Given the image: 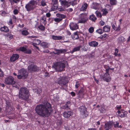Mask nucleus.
<instances>
[{
  "mask_svg": "<svg viewBox=\"0 0 130 130\" xmlns=\"http://www.w3.org/2000/svg\"><path fill=\"white\" fill-rule=\"evenodd\" d=\"M35 110L40 116L45 117H49L53 111L51 104L48 102L37 105Z\"/></svg>",
  "mask_w": 130,
  "mask_h": 130,
  "instance_id": "obj_1",
  "label": "nucleus"
},
{
  "mask_svg": "<svg viewBox=\"0 0 130 130\" xmlns=\"http://www.w3.org/2000/svg\"><path fill=\"white\" fill-rule=\"evenodd\" d=\"M67 77L66 76H60L57 79L55 83L59 85L61 87V89L63 90H66L67 88V84L68 83Z\"/></svg>",
  "mask_w": 130,
  "mask_h": 130,
  "instance_id": "obj_2",
  "label": "nucleus"
},
{
  "mask_svg": "<svg viewBox=\"0 0 130 130\" xmlns=\"http://www.w3.org/2000/svg\"><path fill=\"white\" fill-rule=\"evenodd\" d=\"M29 91L26 88L22 87L20 88L19 96L20 99L27 100L29 98Z\"/></svg>",
  "mask_w": 130,
  "mask_h": 130,
  "instance_id": "obj_3",
  "label": "nucleus"
},
{
  "mask_svg": "<svg viewBox=\"0 0 130 130\" xmlns=\"http://www.w3.org/2000/svg\"><path fill=\"white\" fill-rule=\"evenodd\" d=\"M62 61V60L61 61H59L54 63L53 66L52 67V68L55 69L56 71L57 72H61L64 70V69L65 67V64L66 61Z\"/></svg>",
  "mask_w": 130,
  "mask_h": 130,
  "instance_id": "obj_4",
  "label": "nucleus"
},
{
  "mask_svg": "<svg viewBox=\"0 0 130 130\" xmlns=\"http://www.w3.org/2000/svg\"><path fill=\"white\" fill-rule=\"evenodd\" d=\"M38 5L37 0H31L26 5L25 8L27 11L30 12L33 10Z\"/></svg>",
  "mask_w": 130,
  "mask_h": 130,
  "instance_id": "obj_5",
  "label": "nucleus"
},
{
  "mask_svg": "<svg viewBox=\"0 0 130 130\" xmlns=\"http://www.w3.org/2000/svg\"><path fill=\"white\" fill-rule=\"evenodd\" d=\"M78 110L80 113V117L82 119L86 118L89 115V112L85 106H80L78 108Z\"/></svg>",
  "mask_w": 130,
  "mask_h": 130,
  "instance_id": "obj_6",
  "label": "nucleus"
},
{
  "mask_svg": "<svg viewBox=\"0 0 130 130\" xmlns=\"http://www.w3.org/2000/svg\"><path fill=\"white\" fill-rule=\"evenodd\" d=\"M18 75H17L18 78L19 79L26 78L28 76V72L24 68H22L18 71Z\"/></svg>",
  "mask_w": 130,
  "mask_h": 130,
  "instance_id": "obj_7",
  "label": "nucleus"
},
{
  "mask_svg": "<svg viewBox=\"0 0 130 130\" xmlns=\"http://www.w3.org/2000/svg\"><path fill=\"white\" fill-rule=\"evenodd\" d=\"M88 19L86 14L82 13L80 14V20L78 21V23H85L87 22Z\"/></svg>",
  "mask_w": 130,
  "mask_h": 130,
  "instance_id": "obj_8",
  "label": "nucleus"
},
{
  "mask_svg": "<svg viewBox=\"0 0 130 130\" xmlns=\"http://www.w3.org/2000/svg\"><path fill=\"white\" fill-rule=\"evenodd\" d=\"M13 77L11 76H9L6 78L5 79V83L9 85H13L15 83Z\"/></svg>",
  "mask_w": 130,
  "mask_h": 130,
  "instance_id": "obj_9",
  "label": "nucleus"
},
{
  "mask_svg": "<svg viewBox=\"0 0 130 130\" xmlns=\"http://www.w3.org/2000/svg\"><path fill=\"white\" fill-rule=\"evenodd\" d=\"M51 9L52 11H55L56 10L58 7V0H52V2L51 3Z\"/></svg>",
  "mask_w": 130,
  "mask_h": 130,
  "instance_id": "obj_10",
  "label": "nucleus"
},
{
  "mask_svg": "<svg viewBox=\"0 0 130 130\" xmlns=\"http://www.w3.org/2000/svg\"><path fill=\"white\" fill-rule=\"evenodd\" d=\"M127 112L123 109H121L120 111H118L117 115L121 118H123L127 116Z\"/></svg>",
  "mask_w": 130,
  "mask_h": 130,
  "instance_id": "obj_11",
  "label": "nucleus"
},
{
  "mask_svg": "<svg viewBox=\"0 0 130 130\" xmlns=\"http://www.w3.org/2000/svg\"><path fill=\"white\" fill-rule=\"evenodd\" d=\"M28 70L32 72H36L39 71V67L36 66L33 64H31L28 66Z\"/></svg>",
  "mask_w": 130,
  "mask_h": 130,
  "instance_id": "obj_12",
  "label": "nucleus"
},
{
  "mask_svg": "<svg viewBox=\"0 0 130 130\" xmlns=\"http://www.w3.org/2000/svg\"><path fill=\"white\" fill-rule=\"evenodd\" d=\"M85 89L83 88L82 87L80 88L78 92L77 93L78 99H80L84 97V95L85 94Z\"/></svg>",
  "mask_w": 130,
  "mask_h": 130,
  "instance_id": "obj_13",
  "label": "nucleus"
},
{
  "mask_svg": "<svg viewBox=\"0 0 130 130\" xmlns=\"http://www.w3.org/2000/svg\"><path fill=\"white\" fill-rule=\"evenodd\" d=\"M113 123L112 121H109L105 123L104 125V129L105 130H109L113 126Z\"/></svg>",
  "mask_w": 130,
  "mask_h": 130,
  "instance_id": "obj_14",
  "label": "nucleus"
},
{
  "mask_svg": "<svg viewBox=\"0 0 130 130\" xmlns=\"http://www.w3.org/2000/svg\"><path fill=\"white\" fill-rule=\"evenodd\" d=\"M70 28L72 30H76L78 28V25L77 24L73 23H70L69 25Z\"/></svg>",
  "mask_w": 130,
  "mask_h": 130,
  "instance_id": "obj_15",
  "label": "nucleus"
},
{
  "mask_svg": "<svg viewBox=\"0 0 130 130\" xmlns=\"http://www.w3.org/2000/svg\"><path fill=\"white\" fill-rule=\"evenodd\" d=\"M103 80L107 82H109L111 81V78L109 74H104L102 76Z\"/></svg>",
  "mask_w": 130,
  "mask_h": 130,
  "instance_id": "obj_16",
  "label": "nucleus"
},
{
  "mask_svg": "<svg viewBox=\"0 0 130 130\" xmlns=\"http://www.w3.org/2000/svg\"><path fill=\"white\" fill-rule=\"evenodd\" d=\"M73 115V112L71 111H64L62 114V115L65 118H69Z\"/></svg>",
  "mask_w": 130,
  "mask_h": 130,
  "instance_id": "obj_17",
  "label": "nucleus"
},
{
  "mask_svg": "<svg viewBox=\"0 0 130 130\" xmlns=\"http://www.w3.org/2000/svg\"><path fill=\"white\" fill-rule=\"evenodd\" d=\"M19 57V55L17 54H13L11 57L10 59V61L13 62L17 60Z\"/></svg>",
  "mask_w": 130,
  "mask_h": 130,
  "instance_id": "obj_18",
  "label": "nucleus"
},
{
  "mask_svg": "<svg viewBox=\"0 0 130 130\" xmlns=\"http://www.w3.org/2000/svg\"><path fill=\"white\" fill-rule=\"evenodd\" d=\"M60 1H61L62 5H63L66 7H68L70 5V2L69 3L65 0L63 1L60 0Z\"/></svg>",
  "mask_w": 130,
  "mask_h": 130,
  "instance_id": "obj_19",
  "label": "nucleus"
},
{
  "mask_svg": "<svg viewBox=\"0 0 130 130\" xmlns=\"http://www.w3.org/2000/svg\"><path fill=\"white\" fill-rule=\"evenodd\" d=\"M53 39L55 40H64V36H55L53 35L52 36Z\"/></svg>",
  "mask_w": 130,
  "mask_h": 130,
  "instance_id": "obj_20",
  "label": "nucleus"
},
{
  "mask_svg": "<svg viewBox=\"0 0 130 130\" xmlns=\"http://www.w3.org/2000/svg\"><path fill=\"white\" fill-rule=\"evenodd\" d=\"M71 105V104L70 102V101H68L66 102L65 104L62 106V108L64 109H70Z\"/></svg>",
  "mask_w": 130,
  "mask_h": 130,
  "instance_id": "obj_21",
  "label": "nucleus"
},
{
  "mask_svg": "<svg viewBox=\"0 0 130 130\" xmlns=\"http://www.w3.org/2000/svg\"><path fill=\"white\" fill-rule=\"evenodd\" d=\"M40 21L41 24H43L45 25L46 23V19L45 16H43L40 19Z\"/></svg>",
  "mask_w": 130,
  "mask_h": 130,
  "instance_id": "obj_22",
  "label": "nucleus"
},
{
  "mask_svg": "<svg viewBox=\"0 0 130 130\" xmlns=\"http://www.w3.org/2000/svg\"><path fill=\"white\" fill-rule=\"evenodd\" d=\"M0 30L2 32H7L9 31V29L7 27L4 26L0 28Z\"/></svg>",
  "mask_w": 130,
  "mask_h": 130,
  "instance_id": "obj_23",
  "label": "nucleus"
},
{
  "mask_svg": "<svg viewBox=\"0 0 130 130\" xmlns=\"http://www.w3.org/2000/svg\"><path fill=\"white\" fill-rule=\"evenodd\" d=\"M72 38L74 40L78 39L79 38L78 35L77 34V32H75L73 33L71 35Z\"/></svg>",
  "mask_w": 130,
  "mask_h": 130,
  "instance_id": "obj_24",
  "label": "nucleus"
},
{
  "mask_svg": "<svg viewBox=\"0 0 130 130\" xmlns=\"http://www.w3.org/2000/svg\"><path fill=\"white\" fill-rule=\"evenodd\" d=\"M88 43L90 46L93 47H96L98 44V43L95 41H92Z\"/></svg>",
  "mask_w": 130,
  "mask_h": 130,
  "instance_id": "obj_25",
  "label": "nucleus"
},
{
  "mask_svg": "<svg viewBox=\"0 0 130 130\" xmlns=\"http://www.w3.org/2000/svg\"><path fill=\"white\" fill-rule=\"evenodd\" d=\"M111 26L112 28L116 31H118L121 30V28L120 25H118V26L117 27L115 26L114 24H112Z\"/></svg>",
  "mask_w": 130,
  "mask_h": 130,
  "instance_id": "obj_26",
  "label": "nucleus"
},
{
  "mask_svg": "<svg viewBox=\"0 0 130 130\" xmlns=\"http://www.w3.org/2000/svg\"><path fill=\"white\" fill-rule=\"evenodd\" d=\"M56 16L58 18L61 19V21L63 19H64L66 17V15L63 14L57 13L56 14Z\"/></svg>",
  "mask_w": 130,
  "mask_h": 130,
  "instance_id": "obj_27",
  "label": "nucleus"
},
{
  "mask_svg": "<svg viewBox=\"0 0 130 130\" xmlns=\"http://www.w3.org/2000/svg\"><path fill=\"white\" fill-rule=\"evenodd\" d=\"M88 5L86 3H85L80 8V11H86Z\"/></svg>",
  "mask_w": 130,
  "mask_h": 130,
  "instance_id": "obj_28",
  "label": "nucleus"
},
{
  "mask_svg": "<svg viewBox=\"0 0 130 130\" xmlns=\"http://www.w3.org/2000/svg\"><path fill=\"white\" fill-rule=\"evenodd\" d=\"M34 43L32 44V45H39L41 43V41L37 39H35L33 40Z\"/></svg>",
  "mask_w": 130,
  "mask_h": 130,
  "instance_id": "obj_29",
  "label": "nucleus"
},
{
  "mask_svg": "<svg viewBox=\"0 0 130 130\" xmlns=\"http://www.w3.org/2000/svg\"><path fill=\"white\" fill-rule=\"evenodd\" d=\"M110 29V27L108 25H106L103 28V31L105 32H108Z\"/></svg>",
  "mask_w": 130,
  "mask_h": 130,
  "instance_id": "obj_30",
  "label": "nucleus"
},
{
  "mask_svg": "<svg viewBox=\"0 0 130 130\" xmlns=\"http://www.w3.org/2000/svg\"><path fill=\"white\" fill-rule=\"evenodd\" d=\"M125 38L122 36H120L118 38L117 41L118 43H121L125 41Z\"/></svg>",
  "mask_w": 130,
  "mask_h": 130,
  "instance_id": "obj_31",
  "label": "nucleus"
},
{
  "mask_svg": "<svg viewBox=\"0 0 130 130\" xmlns=\"http://www.w3.org/2000/svg\"><path fill=\"white\" fill-rule=\"evenodd\" d=\"M99 4L97 3H93L92 6V8L96 10L99 8Z\"/></svg>",
  "mask_w": 130,
  "mask_h": 130,
  "instance_id": "obj_32",
  "label": "nucleus"
},
{
  "mask_svg": "<svg viewBox=\"0 0 130 130\" xmlns=\"http://www.w3.org/2000/svg\"><path fill=\"white\" fill-rule=\"evenodd\" d=\"M89 19L90 20L95 22L97 18L94 14H92L90 15Z\"/></svg>",
  "mask_w": 130,
  "mask_h": 130,
  "instance_id": "obj_33",
  "label": "nucleus"
},
{
  "mask_svg": "<svg viewBox=\"0 0 130 130\" xmlns=\"http://www.w3.org/2000/svg\"><path fill=\"white\" fill-rule=\"evenodd\" d=\"M34 91L35 93L40 95L42 92V89L41 88H37Z\"/></svg>",
  "mask_w": 130,
  "mask_h": 130,
  "instance_id": "obj_34",
  "label": "nucleus"
},
{
  "mask_svg": "<svg viewBox=\"0 0 130 130\" xmlns=\"http://www.w3.org/2000/svg\"><path fill=\"white\" fill-rule=\"evenodd\" d=\"M8 24L10 26V28L12 29L14 27V25H13L12 19L11 18L9 19V22L8 23Z\"/></svg>",
  "mask_w": 130,
  "mask_h": 130,
  "instance_id": "obj_35",
  "label": "nucleus"
},
{
  "mask_svg": "<svg viewBox=\"0 0 130 130\" xmlns=\"http://www.w3.org/2000/svg\"><path fill=\"white\" fill-rule=\"evenodd\" d=\"M102 11L103 12L102 15L103 16L106 15L108 12L107 9L106 8L103 9L102 10Z\"/></svg>",
  "mask_w": 130,
  "mask_h": 130,
  "instance_id": "obj_36",
  "label": "nucleus"
},
{
  "mask_svg": "<svg viewBox=\"0 0 130 130\" xmlns=\"http://www.w3.org/2000/svg\"><path fill=\"white\" fill-rule=\"evenodd\" d=\"M116 0H110V3L111 5H116L117 4Z\"/></svg>",
  "mask_w": 130,
  "mask_h": 130,
  "instance_id": "obj_37",
  "label": "nucleus"
},
{
  "mask_svg": "<svg viewBox=\"0 0 130 130\" xmlns=\"http://www.w3.org/2000/svg\"><path fill=\"white\" fill-rule=\"evenodd\" d=\"M22 35L24 36H27L29 34V32L27 30H23L21 32Z\"/></svg>",
  "mask_w": 130,
  "mask_h": 130,
  "instance_id": "obj_38",
  "label": "nucleus"
},
{
  "mask_svg": "<svg viewBox=\"0 0 130 130\" xmlns=\"http://www.w3.org/2000/svg\"><path fill=\"white\" fill-rule=\"evenodd\" d=\"M41 45L43 48H47L48 47V44L44 42H42L41 43Z\"/></svg>",
  "mask_w": 130,
  "mask_h": 130,
  "instance_id": "obj_39",
  "label": "nucleus"
},
{
  "mask_svg": "<svg viewBox=\"0 0 130 130\" xmlns=\"http://www.w3.org/2000/svg\"><path fill=\"white\" fill-rule=\"evenodd\" d=\"M70 4L73 6L75 5H77V0H74L70 2Z\"/></svg>",
  "mask_w": 130,
  "mask_h": 130,
  "instance_id": "obj_40",
  "label": "nucleus"
},
{
  "mask_svg": "<svg viewBox=\"0 0 130 130\" xmlns=\"http://www.w3.org/2000/svg\"><path fill=\"white\" fill-rule=\"evenodd\" d=\"M81 47V46H79L74 47L73 49V51L76 52L79 51Z\"/></svg>",
  "mask_w": 130,
  "mask_h": 130,
  "instance_id": "obj_41",
  "label": "nucleus"
},
{
  "mask_svg": "<svg viewBox=\"0 0 130 130\" xmlns=\"http://www.w3.org/2000/svg\"><path fill=\"white\" fill-rule=\"evenodd\" d=\"M18 50L22 52H25L26 50V48L24 47H20L18 49Z\"/></svg>",
  "mask_w": 130,
  "mask_h": 130,
  "instance_id": "obj_42",
  "label": "nucleus"
},
{
  "mask_svg": "<svg viewBox=\"0 0 130 130\" xmlns=\"http://www.w3.org/2000/svg\"><path fill=\"white\" fill-rule=\"evenodd\" d=\"M99 110L100 111V112L103 113L105 111L106 109L102 106L99 109Z\"/></svg>",
  "mask_w": 130,
  "mask_h": 130,
  "instance_id": "obj_43",
  "label": "nucleus"
},
{
  "mask_svg": "<svg viewBox=\"0 0 130 130\" xmlns=\"http://www.w3.org/2000/svg\"><path fill=\"white\" fill-rule=\"evenodd\" d=\"M95 13L96 14V16L97 17H99L100 18H101L102 16V15L101 13L99 11H96Z\"/></svg>",
  "mask_w": 130,
  "mask_h": 130,
  "instance_id": "obj_44",
  "label": "nucleus"
},
{
  "mask_svg": "<svg viewBox=\"0 0 130 130\" xmlns=\"http://www.w3.org/2000/svg\"><path fill=\"white\" fill-rule=\"evenodd\" d=\"M112 121L113 122V125H114V127L115 128L118 127L119 124V123L117 121H116V122H115L113 121Z\"/></svg>",
  "mask_w": 130,
  "mask_h": 130,
  "instance_id": "obj_45",
  "label": "nucleus"
},
{
  "mask_svg": "<svg viewBox=\"0 0 130 130\" xmlns=\"http://www.w3.org/2000/svg\"><path fill=\"white\" fill-rule=\"evenodd\" d=\"M55 51L56 52L55 53L58 55H59L60 54H62L61 49H57L55 50Z\"/></svg>",
  "mask_w": 130,
  "mask_h": 130,
  "instance_id": "obj_46",
  "label": "nucleus"
},
{
  "mask_svg": "<svg viewBox=\"0 0 130 130\" xmlns=\"http://www.w3.org/2000/svg\"><path fill=\"white\" fill-rule=\"evenodd\" d=\"M20 1V0H11L10 1L11 5H12L13 4V3H17L19 2Z\"/></svg>",
  "mask_w": 130,
  "mask_h": 130,
  "instance_id": "obj_47",
  "label": "nucleus"
},
{
  "mask_svg": "<svg viewBox=\"0 0 130 130\" xmlns=\"http://www.w3.org/2000/svg\"><path fill=\"white\" fill-rule=\"evenodd\" d=\"M15 117V114L14 113L10 115L9 117V118L10 119H14Z\"/></svg>",
  "mask_w": 130,
  "mask_h": 130,
  "instance_id": "obj_48",
  "label": "nucleus"
},
{
  "mask_svg": "<svg viewBox=\"0 0 130 130\" xmlns=\"http://www.w3.org/2000/svg\"><path fill=\"white\" fill-rule=\"evenodd\" d=\"M61 49L62 53L66 54L69 53V52H67V51H68L67 49L62 48Z\"/></svg>",
  "mask_w": 130,
  "mask_h": 130,
  "instance_id": "obj_49",
  "label": "nucleus"
},
{
  "mask_svg": "<svg viewBox=\"0 0 130 130\" xmlns=\"http://www.w3.org/2000/svg\"><path fill=\"white\" fill-rule=\"evenodd\" d=\"M103 30H102V29L101 28H99L96 31V32L100 34H102L103 33Z\"/></svg>",
  "mask_w": 130,
  "mask_h": 130,
  "instance_id": "obj_50",
  "label": "nucleus"
},
{
  "mask_svg": "<svg viewBox=\"0 0 130 130\" xmlns=\"http://www.w3.org/2000/svg\"><path fill=\"white\" fill-rule=\"evenodd\" d=\"M38 28L42 31H44L45 29V27L44 26L41 25L38 27Z\"/></svg>",
  "mask_w": 130,
  "mask_h": 130,
  "instance_id": "obj_51",
  "label": "nucleus"
},
{
  "mask_svg": "<svg viewBox=\"0 0 130 130\" xmlns=\"http://www.w3.org/2000/svg\"><path fill=\"white\" fill-rule=\"evenodd\" d=\"M94 31V28L92 27H91L89 29L88 31L90 33H92Z\"/></svg>",
  "mask_w": 130,
  "mask_h": 130,
  "instance_id": "obj_52",
  "label": "nucleus"
},
{
  "mask_svg": "<svg viewBox=\"0 0 130 130\" xmlns=\"http://www.w3.org/2000/svg\"><path fill=\"white\" fill-rule=\"evenodd\" d=\"M43 7H44L46 5V2L45 1L43 0H42L41 2V5Z\"/></svg>",
  "mask_w": 130,
  "mask_h": 130,
  "instance_id": "obj_53",
  "label": "nucleus"
},
{
  "mask_svg": "<svg viewBox=\"0 0 130 130\" xmlns=\"http://www.w3.org/2000/svg\"><path fill=\"white\" fill-rule=\"evenodd\" d=\"M54 21L55 22H59L61 21V20L59 18H55L54 19Z\"/></svg>",
  "mask_w": 130,
  "mask_h": 130,
  "instance_id": "obj_54",
  "label": "nucleus"
},
{
  "mask_svg": "<svg viewBox=\"0 0 130 130\" xmlns=\"http://www.w3.org/2000/svg\"><path fill=\"white\" fill-rule=\"evenodd\" d=\"M80 86L79 83V82L78 81H76V84L75 85V88L76 89H77Z\"/></svg>",
  "mask_w": 130,
  "mask_h": 130,
  "instance_id": "obj_55",
  "label": "nucleus"
},
{
  "mask_svg": "<svg viewBox=\"0 0 130 130\" xmlns=\"http://www.w3.org/2000/svg\"><path fill=\"white\" fill-rule=\"evenodd\" d=\"M121 108V105H117L116 107V108L118 110V111H120V110Z\"/></svg>",
  "mask_w": 130,
  "mask_h": 130,
  "instance_id": "obj_56",
  "label": "nucleus"
},
{
  "mask_svg": "<svg viewBox=\"0 0 130 130\" xmlns=\"http://www.w3.org/2000/svg\"><path fill=\"white\" fill-rule=\"evenodd\" d=\"M7 14V13L4 10L2 11L1 12V15L2 16H5Z\"/></svg>",
  "mask_w": 130,
  "mask_h": 130,
  "instance_id": "obj_57",
  "label": "nucleus"
},
{
  "mask_svg": "<svg viewBox=\"0 0 130 130\" xmlns=\"http://www.w3.org/2000/svg\"><path fill=\"white\" fill-rule=\"evenodd\" d=\"M13 13L14 14L16 15L18 14L19 11L17 9H14L13 10Z\"/></svg>",
  "mask_w": 130,
  "mask_h": 130,
  "instance_id": "obj_58",
  "label": "nucleus"
},
{
  "mask_svg": "<svg viewBox=\"0 0 130 130\" xmlns=\"http://www.w3.org/2000/svg\"><path fill=\"white\" fill-rule=\"evenodd\" d=\"M25 52L26 53L28 54H30L31 53V50L30 49L28 50L26 49V50Z\"/></svg>",
  "mask_w": 130,
  "mask_h": 130,
  "instance_id": "obj_59",
  "label": "nucleus"
},
{
  "mask_svg": "<svg viewBox=\"0 0 130 130\" xmlns=\"http://www.w3.org/2000/svg\"><path fill=\"white\" fill-rule=\"evenodd\" d=\"M3 72L1 69H0V77H3L4 76Z\"/></svg>",
  "mask_w": 130,
  "mask_h": 130,
  "instance_id": "obj_60",
  "label": "nucleus"
},
{
  "mask_svg": "<svg viewBox=\"0 0 130 130\" xmlns=\"http://www.w3.org/2000/svg\"><path fill=\"white\" fill-rule=\"evenodd\" d=\"M99 24L101 26H103L105 24V22L103 21H101L100 22Z\"/></svg>",
  "mask_w": 130,
  "mask_h": 130,
  "instance_id": "obj_61",
  "label": "nucleus"
},
{
  "mask_svg": "<svg viewBox=\"0 0 130 130\" xmlns=\"http://www.w3.org/2000/svg\"><path fill=\"white\" fill-rule=\"evenodd\" d=\"M70 94L72 96H74L76 95L75 93L73 91L71 92L70 93Z\"/></svg>",
  "mask_w": 130,
  "mask_h": 130,
  "instance_id": "obj_62",
  "label": "nucleus"
},
{
  "mask_svg": "<svg viewBox=\"0 0 130 130\" xmlns=\"http://www.w3.org/2000/svg\"><path fill=\"white\" fill-rule=\"evenodd\" d=\"M99 129V130H105L104 129V126L103 127L102 125L101 126Z\"/></svg>",
  "mask_w": 130,
  "mask_h": 130,
  "instance_id": "obj_63",
  "label": "nucleus"
},
{
  "mask_svg": "<svg viewBox=\"0 0 130 130\" xmlns=\"http://www.w3.org/2000/svg\"><path fill=\"white\" fill-rule=\"evenodd\" d=\"M7 36L10 38L11 39L13 38V35L10 34H8L7 35Z\"/></svg>",
  "mask_w": 130,
  "mask_h": 130,
  "instance_id": "obj_64",
  "label": "nucleus"
}]
</instances>
